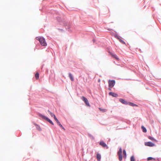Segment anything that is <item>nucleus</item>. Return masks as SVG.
Listing matches in <instances>:
<instances>
[{
	"mask_svg": "<svg viewBox=\"0 0 161 161\" xmlns=\"http://www.w3.org/2000/svg\"><path fill=\"white\" fill-rule=\"evenodd\" d=\"M36 39L39 41L40 44L43 46H46L47 43L45 42V39L42 37H36Z\"/></svg>",
	"mask_w": 161,
	"mask_h": 161,
	"instance_id": "nucleus-1",
	"label": "nucleus"
},
{
	"mask_svg": "<svg viewBox=\"0 0 161 161\" xmlns=\"http://www.w3.org/2000/svg\"><path fill=\"white\" fill-rule=\"evenodd\" d=\"M38 115L40 117H41L42 119H45L48 122H49V123H50L51 124H52V125H54L52 121L47 117H45L44 115L40 114H39Z\"/></svg>",
	"mask_w": 161,
	"mask_h": 161,
	"instance_id": "nucleus-2",
	"label": "nucleus"
},
{
	"mask_svg": "<svg viewBox=\"0 0 161 161\" xmlns=\"http://www.w3.org/2000/svg\"><path fill=\"white\" fill-rule=\"evenodd\" d=\"M117 154L119 156V161H121L122 159V149L121 148H119V150Z\"/></svg>",
	"mask_w": 161,
	"mask_h": 161,
	"instance_id": "nucleus-3",
	"label": "nucleus"
},
{
	"mask_svg": "<svg viewBox=\"0 0 161 161\" xmlns=\"http://www.w3.org/2000/svg\"><path fill=\"white\" fill-rule=\"evenodd\" d=\"M115 84V80H109L108 81V87H113Z\"/></svg>",
	"mask_w": 161,
	"mask_h": 161,
	"instance_id": "nucleus-4",
	"label": "nucleus"
},
{
	"mask_svg": "<svg viewBox=\"0 0 161 161\" xmlns=\"http://www.w3.org/2000/svg\"><path fill=\"white\" fill-rule=\"evenodd\" d=\"M145 146L150 147H153L155 146V144L151 142L145 143Z\"/></svg>",
	"mask_w": 161,
	"mask_h": 161,
	"instance_id": "nucleus-5",
	"label": "nucleus"
},
{
	"mask_svg": "<svg viewBox=\"0 0 161 161\" xmlns=\"http://www.w3.org/2000/svg\"><path fill=\"white\" fill-rule=\"evenodd\" d=\"M100 144L103 147L105 148L106 149H108V147L107 146V144L105 143V142L103 141H101L100 143Z\"/></svg>",
	"mask_w": 161,
	"mask_h": 161,
	"instance_id": "nucleus-6",
	"label": "nucleus"
},
{
	"mask_svg": "<svg viewBox=\"0 0 161 161\" xmlns=\"http://www.w3.org/2000/svg\"><path fill=\"white\" fill-rule=\"evenodd\" d=\"M109 95L112 96L114 97H118V95L116 93L113 92H110L108 93Z\"/></svg>",
	"mask_w": 161,
	"mask_h": 161,
	"instance_id": "nucleus-7",
	"label": "nucleus"
},
{
	"mask_svg": "<svg viewBox=\"0 0 161 161\" xmlns=\"http://www.w3.org/2000/svg\"><path fill=\"white\" fill-rule=\"evenodd\" d=\"M110 54L111 55L112 57L114 58H116V59L119 60V58L117 57V55L114 54L113 53H110Z\"/></svg>",
	"mask_w": 161,
	"mask_h": 161,
	"instance_id": "nucleus-8",
	"label": "nucleus"
},
{
	"mask_svg": "<svg viewBox=\"0 0 161 161\" xmlns=\"http://www.w3.org/2000/svg\"><path fill=\"white\" fill-rule=\"evenodd\" d=\"M119 102H121L123 104H128V103L125 100H124L123 99H119Z\"/></svg>",
	"mask_w": 161,
	"mask_h": 161,
	"instance_id": "nucleus-9",
	"label": "nucleus"
},
{
	"mask_svg": "<svg viewBox=\"0 0 161 161\" xmlns=\"http://www.w3.org/2000/svg\"><path fill=\"white\" fill-rule=\"evenodd\" d=\"M97 161H100L101 159V155L99 153H97Z\"/></svg>",
	"mask_w": 161,
	"mask_h": 161,
	"instance_id": "nucleus-10",
	"label": "nucleus"
},
{
	"mask_svg": "<svg viewBox=\"0 0 161 161\" xmlns=\"http://www.w3.org/2000/svg\"><path fill=\"white\" fill-rule=\"evenodd\" d=\"M69 77L70 79L72 81H73L74 80V77H73V75L70 73H69Z\"/></svg>",
	"mask_w": 161,
	"mask_h": 161,
	"instance_id": "nucleus-11",
	"label": "nucleus"
},
{
	"mask_svg": "<svg viewBox=\"0 0 161 161\" xmlns=\"http://www.w3.org/2000/svg\"><path fill=\"white\" fill-rule=\"evenodd\" d=\"M123 158H126V153L125 150H123Z\"/></svg>",
	"mask_w": 161,
	"mask_h": 161,
	"instance_id": "nucleus-12",
	"label": "nucleus"
},
{
	"mask_svg": "<svg viewBox=\"0 0 161 161\" xmlns=\"http://www.w3.org/2000/svg\"><path fill=\"white\" fill-rule=\"evenodd\" d=\"M128 104L129 105H130L132 106H137V105L136 104H134V103H132L131 102L128 103Z\"/></svg>",
	"mask_w": 161,
	"mask_h": 161,
	"instance_id": "nucleus-13",
	"label": "nucleus"
},
{
	"mask_svg": "<svg viewBox=\"0 0 161 161\" xmlns=\"http://www.w3.org/2000/svg\"><path fill=\"white\" fill-rule=\"evenodd\" d=\"M34 125L36 126V129L39 131L41 130V128L40 126L36 124H34Z\"/></svg>",
	"mask_w": 161,
	"mask_h": 161,
	"instance_id": "nucleus-14",
	"label": "nucleus"
},
{
	"mask_svg": "<svg viewBox=\"0 0 161 161\" xmlns=\"http://www.w3.org/2000/svg\"><path fill=\"white\" fill-rule=\"evenodd\" d=\"M100 110L103 112H105L107 111V110L106 109H103L101 108H99Z\"/></svg>",
	"mask_w": 161,
	"mask_h": 161,
	"instance_id": "nucleus-15",
	"label": "nucleus"
},
{
	"mask_svg": "<svg viewBox=\"0 0 161 161\" xmlns=\"http://www.w3.org/2000/svg\"><path fill=\"white\" fill-rule=\"evenodd\" d=\"M142 129L143 132L144 133H146L147 132L146 128H145L143 126H142Z\"/></svg>",
	"mask_w": 161,
	"mask_h": 161,
	"instance_id": "nucleus-16",
	"label": "nucleus"
},
{
	"mask_svg": "<svg viewBox=\"0 0 161 161\" xmlns=\"http://www.w3.org/2000/svg\"><path fill=\"white\" fill-rule=\"evenodd\" d=\"M35 76L36 79H38L39 78V74L38 73H36V74H35Z\"/></svg>",
	"mask_w": 161,
	"mask_h": 161,
	"instance_id": "nucleus-17",
	"label": "nucleus"
},
{
	"mask_svg": "<svg viewBox=\"0 0 161 161\" xmlns=\"http://www.w3.org/2000/svg\"><path fill=\"white\" fill-rule=\"evenodd\" d=\"M148 138L149 139L151 140L154 141H156V140L152 136H149L148 137Z\"/></svg>",
	"mask_w": 161,
	"mask_h": 161,
	"instance_id": "nucleus-18",
	"label": "nucleus"
},
{
	"mask_svg": "<svg viewBox=\"0 0 161 161\" xmlns=\"http://www.w3.org/2000/svg\"><path fill=\"white\" fill-rule=\"evenodd\" d=\"M85 104L86 105V106L90 107V104L89 103V101L88 100H87L85 102Z\"/></svg>",
	"mask_w": 161,
	"mask_h": 161,
	"instance_id": "nucleus-19",
	"label": "nucleus"
},
{
	"mask_svg": "<svg viewBox=\"0 0 161 161\" xmlns=\"http://www.w3.org/2000/svg\"><path fill=\"white\" fill-rule=\"evenodd\" d=\"M81 99L84 102L87 100V99L84 96L82 97Z\"/></svg>",
	"mask_w": 161,
	"mask_h": 161,
	"instance_id": "nucleus-20",
	"label": "nucleus"
},
{
	"mask_svg": "<svg viewBox=\"0 0 161 161\" xmlns=\"http://www.w3.org/2000/svg\"><path fill=\"white\" fill-rule=\"evenodd\" d=\"M48 111L49 113H50L51 117H53V118H54V116H55L53 113H52L50 112L49 110H48Z\"/></svg>",
	"mask_w": 161,
	"mask_h": 161,
	"instance_id": "nucleus-21",
	"label": "nucleus"
},
{
	"mask_svg": "<svg viewBox=\"0 0 161 161\" xmlns=\"http://www.w3.org/2000/svg\"><path fill=\"white\" fill-rule=\"evenodd\" d=\"M118 39L119 40V41L123 44H125V42L121 39H120L119 38H118Z\"/></svg>",
	"mask_w": 161,
	"mask_h": 161,
	"instance_id": "nucleus-22",
	"label": "nucleus"
},
{
	"mask_svg": "<svg viewBox=\"0 0 161 161\" xmlns=\"http://www.w3.org/2000/svg\"><path fill=\"white\" fill-rule=\"evenodd\" d=\"M130 161H135V159L133 156H132L130 158Z\"/></svg>",
	"mask_w": 161,
	"mask_h": 161,
	"instance_id": "nucleus-23",
	"label": "nucleus"
},
{
	"mask_svg": "<svg viewBox=\"0 0 161 161\" xmlns=\"http://www.w3.org/2000/svg\"><path fill=\"white\" fill-rule=\"evenodd\" d=\"M53 118L56 122H57L59 121L57 118H56L55 116H54V117Z\"/></svg>",
	"mask_w": 161,
	"mask_h": 161,
	"instance_id": "nucleus-24",
	"label": "nucleus"
},
{
	"mask_svg": "<svg viewBox=\"0 0 161 161\" xmlns=\"http://www.w3.org/2000/svg\"><path fill=\"white\" fill-rule=\"evenodd\" d=\"M53 118L56 122H57L59 121L57 118H56L55 116H54V117Z\"/></svg>",
	"mask_w": 161,
	"mask_h": 161,
	"instance_id": "nucleus-25",
	"label": "nucleus"
},
{
	"mask_svg": "<svg viewBox=\"0 0 161 161\" xmlns=\"http://www.w3.org/2000/svg\"><path fill=\"white\" fill-rule=\"evenodd\" d=\"M58 125L60 126V127L63 129L64 130H65V129L64 128L63 126H62L61 124H59Z\"/></svg>",
	"mask_w": 161,
	"mask_h": 161,
	"instance_id": "nucleus-26",
	"label": "nucleus"
},
{
	"mask_svg": "<svg viewBox=\"0 0 161 161\" xmlns=\"http://www.w3.org/2000/svg\"><path fill=\"white\" fill-rule=\"evenodd\" d=\"M153 159V158L152 157H149V158H147V160L149 161V160H152Z\"/></svg>",
	"mask_w": 161,
	"mask_h": 161,
	"instance_id": "nucleus-27",
	"label": "nucleus"
},
{
	"mask_svg": "<svg viewBox=\"0 0 161 161\" xmlns=\"http://www.w3.org/2000/svg\"><path fill=\"white\" fill-rule=\"evenodd\" d=\"M112 87H108V90H109V91H111V89H112Z\"/></svg>",
	"mask_w": 161,
	"mask_h": 161,
	"instance_id": "nucleus-28",
	"label": "nucleus"
},
{
	"mask_svg": "<svg viewBox=\"0 0 161 161\" xmlns=\"http://www.w3.org/2000/svg\"><path fill=\"white\" fill-rule=\"evenodd\" d=\"M57 122V124H58V125H59V124H60V123L59 122V121H58V122Z\"/></svg>",
	"mask_w": 161,
	"mask_h": 161,
	"instance_id": "nucleus-29",
	"label": "nucleus"
}]
</instances>
